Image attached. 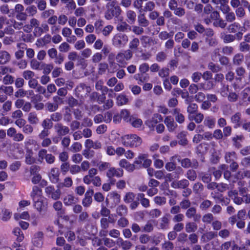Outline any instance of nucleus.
I'll list each match as a JSON object with an SVG mask.
<instances>
[{
	"label": "nucleus",
	"mask_w": 250,
	"mask_h": 250,
	"mask_svg": "<svg viewBox=\"0 0 250 250\" xmlns=\"http://www.w3.org/2000/svg\"><path fill=\"white\" fill-rule=\"evenodd\" d=\"M122 144L125 146L137 147L142 144L141 138L136 134H127L121 138Z\"/></svg>",
	"instance_id": "obj_1"
},
{
	"label": "nucleus",
	"mask_w": 250,
	"mask_h": 250,
	"mask_svg": "<svg viewBox=\"0 0 250 250\" xmlns=\"http://www.w3.org/2000/svg\"><path fill=\"white\" fill-rule=\"evenodd\" d=\"M106 10L104 13V17L107 20L113 19V17H118L121 14L122 10L120 6L115 5V2H108L106 5Z\"/></svg>",
	"instance_id": "obj_2"
},
{
	"label": "nucleus",
	"mask_w": 250,
	"mask_h": 250,
	"mask_svg": "<svg viewBox=\"0 0 250 250\" xmlns=\"http://www.w3.org/2000/svg\"><path fill=\"white\" fill-rule=\"evenodd\" d=\"M132 52L130 49H127L119 52L115 57L117 62L119 66H124L126 64V61H129L132 57Z\"/></svg>",
	"instance_id": "obj_3"
},
{
	"label": "nucleus",
	"mask_w": 250,
	"mask_h": 250,
	"mask_svg": "<svg viewBox=\"0 0 250 250\" xmlns=\"http://www.w3.org/2000/svg\"><path fill=\"white\" fill-rule=\"evenodd\" d=\"M128 41V38L127 36L122 33L116 34L112 40L113 45L118 48L125 46Z\"/></svg>",
	"instance_id": "obj_4"
},
{
	"label": "nucleus",
	"mask_w": 250,
	"mask_h": 250,
	"mask_svg": "<svg viewBox=\"0 0 250 250\" xmlns=\"http://www.w3.org/2000/svg\"><path fill=\"white\" fill-rule=\"evenodd\" d=\"M38 161L42 162L44 159L48 164H52L55 161V157L51 153H47L46 149L42 148L39 150L38 154Z\"/></svg>",
	"instance_id": "obj_5"
},
{
	"label": "nucleus",
	"mask_w": 250,
	"mask_h": 250,
	"mask_svg": "<svg viewBox=\"0 0 250 250\" xmlns=\"http://www.w3.org/2000/svg\"><path fill=\"white\" fill-rule=\"evenodd\" d=\"M124 175V170L121 168H115L110 167L109 169L106 171V176L108 179H111L113 177L120 178Z\"/></svg>",
	"instance_id": "obj_6"
},
{
	"label": "nucleus",
	"mask_w": 250,
	"mask_h": 250,
	"mask_svg": "<svg viewBox=\"0 0 250 250\" xmlns=\"http://www.w3.org/2000/svg\"><path fill=\"white\" fill-rule=\"evenodd\" d=\"M54 129L58 136H64L70 133V128L61 123H58L54 125Z\"/></svg>",
	"instance_id": "obj_7"
},
{
	"label": "nucleus",
	"mask_w": 250,
	"mask_h": 250,
	"mask_svg": "<svg viewBox=\"0 0 250 250\" xmlns=\"http://www.w3.org/2000/svg\"><path fill=\"white\" fill-rule=\"evenodd\" d=\"M163 120L162 116L158 114L155 113L153 115L152 117L147 120L145 124L150 128H154L155 125Z\"/></svg>",
	"instance_id": "obj_8"
},
{
	"label": "nucleus",
	"mask_w": 250,
	"mask_h": 250,
	"mask_svg": "<svg viewBox=\"0 0 250 250\" xmlns=\"http://www.w3.org/2000/svg\"><path fill=\"white\" fill-rule=\"evenodd\" d=\"M94 194L93 189L89 188L84 194V197L82 200V205L84 207H89L92 203V196Z\"/></svg>",
	"instance_id": "obj_9"
},
{
	"label": "nucleus",
	"mask_w": 250,
	"mask_h": 250,
	"mask_svg": "<svg viewBox=\"0 0 250 250\" xmlns=\"http://www.w3.org/2000/svg\"><path fill=\"white\" fill-rule=\"evenodd\" d=\"M181 164L182 167L186 168L191 167L196 169L199 167V163L196 159L190 160L188 158H185L181 161Z\"/></svg>",
	"instance_id": "obj_10"
},
{
	"label": "nucleus",
	"mask_w": 250,
	"mask_h": 250,
	"mask_svg": "<svg viewBox=\"0 0 250 250\" xmlns=\"http://www.w3.org/2000/svg\"><path fill=\"white\" fill-rule=\"evenodd\" d=\"M140 40L142 44L144 47L150 46L158 43V41L157 40L146 35L142 36L140 38Z\"/></svg>",
	"instance_id": "obj_11"
},
{
	"label": "nucleus",
	"mask_w": 250,
	"mask_h": 250,
	"mask_svg": "<svg viewBox=\"0 0 250 250\" xmlns=\"http://www.w3.org/2000/svg\"><path fill=\"white\" fill-rule=\"evenodd\" d=\"M186 215L189 219L193 218L195 222H198L201 219V215L197 214L196 208L195 207L188 208L186 212Z\"/></svg>",
	"instance_id": "obj_12"
},
{
	"label": "nucleus",
	"mask_w": 250,
	"mask_h": 250,
	"mask_svg": "<svg viewBox=\"0 0 250 250\" xmlns=\"http://www.w3.org/2000/svg\"><path fill=\"white\" fill-rule=\"evenodd\" d=\"M164 123L166 125L169 132H173L177 127V124L174 122L173 118L171 116L166 117Z\"/></svg>",
	"instance_id": "obj_13"
},
{
	"label": "nucleus",
	"mask_w": 250,
	"mask_h": 250,
	"mask_svg": "<svg viewBox=\"0 0 250 250\" xmlns=\"http://www.w3.org/2000/svg\"><path fill=\"white\" fill-rule=\"evenodd\" d=\"M43 235L42 231H38L35 233L32 239V243L35 246L42 247L43 244Z\"/></svg>",
	"instance_id": "obj_14"
},
{
	"label": "nucleus",
	"mask_w": 250,
	"mask_h": 250,
	"mask_svg": "<svg viewBox=\"0 0 250 250\" xmlns=\"http://www.w3.org/2000/svg\"><path fill=\"white\" fill-rule=\"evenodd\" d=\"M230 122L233 125L234 128L239 127L242 124V114L237 112L232 115L230 117Z\"/></svg>",
	"instance_id": "obj_15"
},
{
	"label": "nucleus",
	"mask_w": 250,
	"mask_h": 250,
	"mask_svg": "<svg viewBox=\"0 0 250 250\" xmlns=\"http://www.w3.org/2000/svg\"><path fill=\"white\" fill-rule=\"evenodd\" d=\"M33 202L35 208L39 211L41 212L45 209L47 202L45 198L42 197L41 198V199L34 200Z\"/></svg>",
	"instance_id": "obj_16"
},
{
	"label": "nucleus",
	"mask_w": 250,
	"mask_h": 250,
	"mask_svg": "<svg viewBox=\"0 0 250 250\" xmlns=\"http://www.w3.org/2000/svg\"><path fill=\"white\" fill-rule=\"evenodd\" d=\"M11 56L6 50H0V65H4L10 62Z\"/></svg>",
	"instance_id": "obj_17"
},
{
	"label": "nucleus",
	"mask_w": 250,
	"mask_h": 250,
	"mask_svg": "<svg viewBox=\"0 0 250 250\" xmlns=\"http://www.w3.org/2000/svg\"><path fill=\"white\" fill-rule=\"evenodd\" d=\"M189 185V181L187 179L175 181L172 183L171 187L174 188H186Z\"/></svg>",
	"instance_id": "obj_18"
},
{
	"label": "nucleus",
	"mask_w": 250,
	"mask_h": 250,
	"mask_svg": "<svg viewBox=\"0 0 250 250\" xmlns=\"http://www.w3.org/2000/svg\"><path fill=\"white\" fill-rule=\"evenodd\" d=\"M30 196L33 201L41 199L43 197L42 196V191L38 186H35L32 188V191L30 193Z\"/></svg>",
	"instance_id": "obj_19"
},
{
	"label": "nucleus",
	"mask_w": 250,
	"mask_h": 250,
	"mask_svg": "<svg viewBox=\"0 0 250 250\" xmlns=\"http://www.w3.org/2000/svg\"><path fill=\"white\" fill-rule=\"evenodd\" d=\"M172 114L175 117L176 121L180 124H182L184 123L185 118L184 115L181 113L180 109L175 108L173 110Z\"/></svg>",
	"instance_id": "obj_20"
},
{
	"label": "nucleus",
	"mask_w": 250,
	"mask_h": 250,
	"mask_svg": "<svg viewBox=\"0 0 250 250\" xmlns=\"http://www.w3.org/2000/svg\"><path fill=\"white\" fill-rule=\"evenodd\" d=\"M17 47L19 48V50L15 53V56L17 59H21L24 54V49H26V44L24 43H18L17 44Z\"/></svg>",
	"instance_id": "obj_21"
},
{
	"label": "nucleus",
	"mask_w": 250,
	"mask_h": 250,
	"mask_svg": "<svg viewBox=\"0 0 250 250\" xmlns=\"http://www.w3.org/2000/svg\"><path fill=\"white\" fill-rule=\"evenodd\" d=\"M119 165L129 171H132L135 168L134 164H130L126 159H123L119 161Z\"/></svg>",
	"instance_id": "obj_22"
},
{
	"label": "nucleus",
	"mask_w": 250,
	"mask_h": 250,
	"mask_svg": "<svg viewBox=\"0 0 250 250\" xmlns=\"http://www.w3.org/2000/svg\"><path fill=\"white\" fill-rule=\"evenodd\" d=\"M63 201L65 206H71L76 204L78 199L72 194H67L64 197Z\"/></svg>",
	"instance_id": "obj_23"
},
{
	"label": "nucleus",
	"mask_w": 250,
	"mask_h": 250,
	"mask_svg": "<svg viewBox=\"0 0 250 250\" xmlns=\"http://www.w3.org/2000/svg\"><path fill=\"white\" fill-rule=\"evenodd\" d=\"M224 158L226 163H230L237 159V155L234 151H228L225 152Z\"/></svg>",
	"instance_id": "obj_24"
},
{
	"label": "nucleus",
	"mask_w": 250,
	"mask_h": 250,
	"mask_svg": "<svg viewBox=\"0 0 250 250\" xmlns=\"http://www.w3.org/2000/svg\"><path fill=\"white\" fill-rule=\"evenodd\" d=\"M117 244L124 250H128L132 246V244L129 241L124 240L122 238H119L117 241Z\"/></svg>",
	"instance_id": "obj_25"
},
{
	"label": "nucleus",
	"mask_w": 250,
	"mask_h": 250,
	"mask_svg": "<svg viewBox=\"0 0 250 250\" xmlns=\"http://www.w3.org/2000/svg\"><path fill=\"white\" fill-rule=\"evenodd\" d=\"M60 172L58 168H52L49 174V178L54 183H56L59 180Z\"/></svg>",
	"instance_id": "obj_26"
},
{
	"label": "nucleus",
	"mask_w": 250,
	"mask_h": 250,
	"mask_svg": "<svg viewBox=\"0 0 250 250\" xmlns=\"http://www.w3.org/2000/svg\"><path fill=\"white\" fill-rule=\"evenodd\" d=\"M228 9L226 11L222 10L224 14H225V19L229 22H232L236 20V16L233 12H229L230 8L228 6Z\"/></svg>",
	"instance_id": "obj_27"
},
{
	"label": "nucleus",
	"mask_w": 250,
	"mask_h": 250,
	"mask_svg": "<svg viewBox=\"0 0 250 250\" xmlns=\"http://www.w3.org/2000/svg\"><path fill=\"white\" fill-rule=\"evenodd\" d=\"M215 119L211 116H207L205 117L203 124L204 125L209 129H212L215 125Z\"/></svg>",
	"instance_id": "obj_28"
},
{
	"label": "nucleus",
	"mask_w": 250,
	"mask_h": 250,
	"mask_svg": "<svg viewBox=\"0 0 250 250\" xmlns=\"http://www.w3.org/2000/svg\"><path fill=\"white\" fill-rule=\"evenodd\" d=\"M188 118L189 120H194L196 123L200 124L203 121L204 116L202 113L197 112L193 115H188Z\"/></svg>",
	"instance_id": "obj_29"
},
{
	"label": "nucleus",
	"mask_w": 250,
	"mask_h": 250,
	"mask_svg": "<svg viewBox=\"0 0 250 250\" xmlns=\"http://www.w3.org/2000/svg\"><path fill=\"white\" fill-rule=\"evenodd\" d=\"M27 120L31 125H37L40 121L37 114L35 112H31L28 114Z\"/></svg>",
	"instance_id": "obj_30"
},
{
	"label": "nucleus",
	"mask_w": 250,
	"mask_h": 250,
	"mask_svg": "<svg viewBox=\"0 0 250 250\" xmlns=\"http://www.w3.org/2000/svg\"><path fill=\"white\" fill-rule=\"evenodd\" d=\"M211 2L215 5H220L221 10L226 11L228 9L229 0H211Z\"/></svg>",
	"instance_id": "obj_31"
},
{
	"label": "nucleus",
	"mask_w": 250,
	"mask_h": 250,
	"mask_svg": "<svg viewBox=\"0 0 250 250\" xmlns=\"http://www.w3.org/2000/svg\"><path fill=\"white\" fill-rule=\"evenodd\" d=\"M176 155L172 156L170 158V162H167L166 164L165 168L168 171H172L174 170L176 167V164L174 163V159L177 158Z\"/></svg>",
	"instance_id": "obj_32"
},
{
	"label": "nucleus",
	"mask_w": 250,
	"mask_h": 250,
	"mask_svg": "<svg viewBox=\"0 0 250 250\" xmlns=\"http://www.w3.org/2000/svg\"><path fill=\"white\" fill-rule=\"evenodd\" d=\"M170 220L167 215L164 216L160 219L159 223V227L162 229H168Z\"/></svg>",
	"instance_id": "obj_33"
},
{
	"label": "nucleus",
	"mask_w": 250,
	"mask_h": 250,
	"mask_svg": "<svg viewBox=\"0 0 250 250\" xmlns=\"http://www.w3.org/2000/svg\"><path fill=\"white\" fill-rule=\"evenodd\" d=\"M187 132L186 131H182L178 134L177 138L179 140L178 143L182 146H185L188 144L187 139Z\"/></svg>",
	"instance_id": "obj_34"
},
{
	"label": "nucleus",
	"mask_w": 250,
	"mask_h": 250,
	"mask_svg": "<svg viewBox=\"0 0 250 250\" xmlns=\"http://www.w3.org/2000/svg\"><path fill=\"white\" fill-rule=\"evenodd\" d=\"M197 224L193 222H189L186 223L185 230L187 233L194 232L197 229Z\"/></svg>",
	"instance_id": "obj_35"
},
{
	"label": "nucleus",
	"mask_w": 250,
	"mask_h": 250,
	"mask_svg": "<svg viewBox=\"0 0 250 250\" xmlns=\"http://www.w3.org/2000/svg\"><path fill=\"white\" fill-rule=\"evenodd\" d=\"M108 64L105 62H100L98 66V74L103 75L104 74L107 70H108Z\"/></svg>",
	"instance_id": "obj_36"
},
{
	"label": "nucleus",
	"mask_w": 250,
	"mask_h": 250,
	"mask_svg": "<svg viewBox=\"0 0 250 250\" xmlns=\"http://www.w3.org/2000/svg\"><path fill=\"white\" fill-rule=\"evenodd\" d=\"M73 181L71 177H65L63 182L60 183L58 185V188H62L63 187L70 188L72 186Z\"/></svg>",
	"instance_id": "obj_37"
},
{
	"label": "nucleus",
	"mask_w": 250,
	"mask_h": 250,
	"mask_svg": "<svg viewBox=\"0 0 250 250\" xmlns=\"http://www.w3.org/2000/svg\"><path fill=\"white\" fill-rule=\"evenodd\" d=\"M244 61V55L239 53L235 54L232 60L233 64L235 65H240Z\"/></svg>",
	"instance_id": "obj_38"
},
{
	"label": "nucleus",
	"mask_w": 250,
	"mask_h": 250,
	"mask_svg": "<svg viewBox=\"0 0 250 250\" xmlns=\"http://www.w3.org/2000/svg\"><path fill=\"white\" fill-rule=\"evenodd\" d=\"M116 28L118 31L122 32H128L131 30V26L125 22H123L119 24L117 26Z\"/></svg>",
	"instance_id": "obj_39"
},
{
	"label": "nucleus",
	"mask_w": 250,
	"mask_h": 250,
	"mask_svg": "<svg viewBox=\"0 0 250 250\" xmlns=\"http://www.w3.org/2000/svg\"><path fill=\"white\" fill-rule=\"evenodd\" d=\"M221 38L224 43H230L235 41V36L232 34L221 33Z\"/></svg>",
	"instance_id": "obj_40"
},
{
	"label": "nucleus",
	"mask_w": 250,
	"mask_h": 250,
	"mask_svg": "<svg viewBox=\"0 0 250 250\" xmlns=\"http://www.w3.org/2000/svg\"><path fill=\"white\" fill-rule=\"evenodd\" d=\"M128 22L131 24L134 23L136 21V13L131 10H127L126 13Z\"/></svg>",
	"instance_id": "obj_41"
},
{
	"label": "nucleus",
	"mask_w": 250,
	"mask_h": 250,
	"mask_svg": "<svg viewBox=\"0 0 250 250\" xmlns=\"http://www.w3.org/2000/svg\"><path fill=\"white\" fill-rule=\"evenodd\" d=\"M186 177L189 180L191 181H194L197 177V175L195 170L190 169L187 170L186 174Z\"/></svg>",
	"instance_id": "obj_42"
},
{
	"label": "nucleus",
	"mask_w": 250,
	"mask_h": 250,
	"mask_svg": "<svg viewBox=\"0 0 250 250\" xmlns=\"http://www.w3.org/2000/svg\"><path fill=\"white\" fill-rule=\"evenodd\" d=\"M240 28V24L236 22L230 24L228 27V31L231 33H235L237 32Z\"/></svg>",
	"instance_id": "obj_43"
},
{
	"label": "nucleus",
	"mask_w": 250,
	"mask_h": 250,
	"mask_svg": "<svg viewBox=\"0 0 250 250\" xmlns=\"http://www.w3.org/2000/svg\"><path fill=\"white\" fill-rule=\"evenodd\" d=\"M222 169H219V167H218V169H216L214 167H210L209 168V171L212 173L215 180H218L221 177L222 174Z\"/></svg>",
	"instance_id": "obj_44"
},
{
	"label": "nucleus",
	"mask_w": 250,
	"mask_h": 250,
	"mask_svg": "<svg viewBox=\"0 0 250 250\" xmlns=\"http://www.w3.org/2000/svg\"><path fill=\"white\" fill-rule=\"evenodd\" d=\"M43 62H40L36 59H32L30 62L31 68L34 70H41Z\"/></svg>",
	"instance_id": "obj_45"
},
{
	"label": "nucleus",
	"mask_w": 250,
	"mask_h": 250,
	"mask_svg": "<svg viewBox=\"0 0 250 250\" xmlns=\"http://www.w3.org/2000/svg\"><path fill=\"white\" fill-rule=\"evenodd\" d=\"M235 72L237 75L239 76V77L235 78V80L238 82H241L242 77H243L246 73L245 69L242 66H239L236 69Z\"/></svg>",
	"instance_id": "obj_46"
},
{
	"label": "nucleus",
	"mask_w": 250,
	"mask_h": 250,
	"mask_svg": "<svg viewBox=\"0 0 250 250\" xmlns=\"http://www.w3.org/2000/svg\"><path fill=\"white\" fill-rule=\"evenodd\" d=\"M239 49L241 52H249L250 53V44L246 42H241L239 43Z\"/></svg>",
	"instance_id": "obj_47"
},
{
	"label": "nucleus",
	"mask_w": 250,
	"mask_h": 250,
	"mask_svg": "<svg viewBox=\"0 0 250 250\" xmlns=\"http://www.w3.org/2000/svg\"><path fill=\"white\" fill-rule=\"evenodd\" d=\"M13 233L16 236L17 240L18 242H21L24 239V235L19 228H15L13 230Z\"/></svg>",
	"instance_id": "obj_48"
},
{
	"label": "nucleus",
	"mask_w": 250,
	"mask_h": 250,
	"mask_svg": "<svg viewBox=\"0 0 250 250\" xmlns=\"http://www.w3.org/2000/svg\"><path fill=\"white\" fill-rule=\"evenodd\" d=\"M130 124L134 127L138 128L141 126L143 124V121L140 119L132 117L128 122Z\"/></svg>",
	"instance_id": "obj_49"
},
{
	"label": "nucleus",
	"mask_w": 250,
	"mask_h": 250,
	"mask_svg": "<svg viewBox=\"0 0 250 250\" xmlns=\"http://www.w3.org/2000/svg\"><path fill=\"white\" fill-rule=\"evenodd\" d=\"M128 102L127 97L123 94H120L117 97V104L118 105H122L126 104Z\"/></svg>",
	"instance_id": "obj_50"
},
{
	"label": "nucleus",
	"mask_w": 250,
	"mask_h": 250,
	"mask_svg": "<svg viewBox=\"0 0 250 250\" xmlns=\"http://www.w3.org/2000/svg\"><path fill=\"white\" fill-rule=\"evenodd\" d=\"M139 24L143 27H146L149 24V21L146 19L144 14H141L138 17Z\"/></svg>",
	"instance_id": "obj_51"
},
{
	"label": "nucleus",
	"mask_w": 250,
	"mask_h": 250,
	"mask_svg": "<svg viewBox=\"0 0 250 250\" xmlns=\"http://www.w3.org/2000/svg\"><path fill=\"white\" fill-rule=\"evenodd\" d=\"M155 7V4L154 2L152 1H147L146 3L145 6L144 8H142V11L144 12H151L153 11Z\"/></svg>",
	"instance_id": "obj_52"
},
{
	"label": "nucleus",
	"mask_w": 250,
	"mask_h": 250,
	"mask_svg": "<svg viewBox=\"0 0 250 250\" xmlns=\"http://www.w3.org/2000/svg\"><path fill=\"white\" fill-rule=\"evenodd\" d=\"M0 91H1L6 95L11 96L13 95L14 89L12 86H4L2 85L0 87Z\"/></svg>",
	"instance_id": "obj_53"
},
{
	"label": "nucleus",
	"mask_w": 250,
	"mask_h": 250,
	"mask_svg": "<svg viewBox=\"0 0 250 250\" xmlns=\"http://www.w3.org/2000/svg\"><path fill=\"white\" fill-rule=\"evenodd\" d=\"M109 196L113 200L115 204H118L121 201V196L117 191H112Z\"/></svg>",
	"instance_id": "obj_54"
},
{
	"label": "nucleus",
	"mask_w": 250,
	"mask_h": 250,
	"mask_svg": "<svg viewBox=\"0 0 250 250\" xmlns=\"http://www.w3.org/2000/svg\"><path fill=\"white\" fill-rule=\"evenodd\" d=\"M140 44L139 40L137 38H133L129 43V48L131 50H137Z\"/></svg>",
	"instance_id": "obj_55"
},
{
	"label": "nucleus",
	"mask_w": 250,
	"mask_h": 250,
	"mask_svg": "<svg viewBox=\"0 0 250 250\" xmlns=\"http://www.w3.org/2000/svg\"><path fill=\"white\" fill-rule=\"evenodd\" d=\"M116 212L119 216H125L127 213V208L125 205H120L117 208Z\"/></svg>",
	"instance_id": "obj_56"
},
{
	"label": "nucleus",
	"mask_w": 250,
	"mask_h": 250,
	"mask_svg": "<svg viewBox=\"0 0 250 250\" xmlns=\"http://www.w3.org/2000/svg\"><path fill=\"white\" fill-rule=\"evenodd\" d=\"M14 77L11 75L6 74L2 79V82L5 85H9L13 83L15 81Z\"/></svg>",
	"instance_id": "obj_57"
},
{
	"label": "nucleus",
	"mask_w": 250,
	"mask_h": 250,
	"mask_svg": "<svg viewBox=\"0 0 250 250\" xmlns=\"http://www.w3.org/2000/svg\"><path fill=\"white\" fill-rule=\"evenodd\" d=\"M61 1L66 4V7L68 9L74 10L76 8V4L74 0H61Z\"/></svg>",
	"instance_id": "obj_58"
},
{
	"label": "nucleus",
	"mask_w": 250,
	"mask_h": 250,
	"mask_svg": "<svg viewBox=\"0 0 250 250\" xmlns=\"http://www.w3.org/2000/svg\"><path fill=\"white\" fill-rule=\"evenodd\" d=\"M219 169L224 170V177L227 179L229 180L231 177V172L228 170V166L225 164H222L219 166Z\"/></svg>",
	"instance_id": "obj_59"
},
{
	"label": "nucleus",
	"mask_w": 250,
	"mask_h": 250,
	"mask_svg": "<svg viewBox=\"0 0 250 250\" xmlns=\"http://www.w3.org/2000/svg\"><path fill=\"white\" fill-rule=\"evenodd\" d=\"M33 152L29 150L25 156V163L28 165H32L35 162V159L32 156Z\"/></svg>",
	"instance_id": "obj_60"
},
{
	"label": "nucleus",
	"mask_w": 250,
	"mask_h": 250,
	"mask_svg": "<svg viewBox=\"0 0 250 250\" xmlns=\"http://www.w3.org/2000/svg\"><path fill=\"white\" fill-rule=\"evenodd\" d=\"M154 226L151 221H148L142 227V231L145 232H150L153 230Z\"/></svg>",
	"instance_id": "obj_61"
},
{
	"label": "nucleus",
	"mask_w": 250,
	"mask_h": 250,
	"mask_svg": "<svg viewBox=\"0 0 250 250\" xmlns=\"http://www.w3.org/2000/svg\"><path fill=\"white\" fill-rule=\"evenodd\" d=\"M2 216L1 220L3 221L6 222L9 220L11 217V212L7 209L4 208L1 210Z\"/></svg>",
	"instance_id": "obj_62"
},
{
	"label": "nucleus",
	"mask_w": 250,
	"mask_h": 250,
	"mask_svg": "<svg viewBox=\"0 0 250 250\" xmlns=\"http://www.w3.org/2000/svg\"><path fill=\"white\" fill-rule=\"evenodd\" d=\"M235 13L238 18L242 19L246 15V12L244 8L242 6L237 7L235 10Z\"/></svg>",
	"instance_id": "obj_63"
},
{
	"label": "nucleus",
	"mask_w": 250,
	"mask_h": 250,
	"mask_svg": "<svg viewBox=\"0 0 250 250\" xmlns=\"http://www.w3.org/2000/svg\"><path fill=\"white\" fill-rule=\"evenodd\" d=\"M172 11L175 15L180 18L183 17L186 14L185 9L181 7H177Z\"/></svg>",
	"instance_id": "obj_64"
}]
</instances>
